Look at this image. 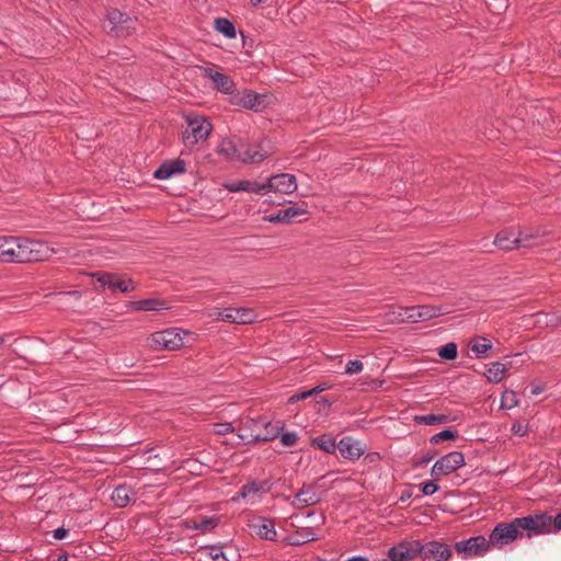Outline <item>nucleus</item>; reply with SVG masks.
<instances>
[{
  "mask_svg": "<svg viewBox=\"0 0 561 561\" xmlns=\"http://www.w3.org/2000/svg\"><path fill=\"white\" fill-rule=\"evenodd\" d=\"M58 250L46 242L22 237L0 236V262L27 263L45 261Z\"/></svg>",
  "mask_w": 561,
  "mask_h": 561,
  "instance_id": "nucleus-1",
  "label": "nucleus"
},
{
  "mask_svg": "<svg viewBox=\"0 0 561 561\" xmlns=\"http://www.w3.org/2000/svg\"><path fill=\"white\" fill-rule=\"evenodd\" d=\"M219 152L229 160L243 163H259L271 153L264 144L251 147L243 139L237 137L224 139L219 145Z\"/></svg>",
  "mask_w": 561,
  "mask_h": 561,
  "instance_id": "nucleus-2",
  "label": "nucleus"
},
{
  "mask_svg": "<svg viewBox=\"0 0 561 561\" xmlns=\"http://www.w3.org/2000/svg\"><path fill=\"white\" fill-rule=\"evenodd\" d=\"M191 335L190 331L172 328L151 334L148 339V344L154 351H176L184 346L185 337Z\"/></svg>",
  "mask_w": 561,
  "mask_h": 561,
  "instance_id": "nucleus-3",
  "label": "nucleus"
},
{
  "mask_svg": "<svg viewBox=\"0 0 561 561\" xmlns=\"http://www.w3.org/2000/svg\"><path fill=\"white\" fill-rule=\"evenodd\" d=\"M523 536L518 518H514L510 523H499L489 536L491 548L502 549Z\"/></svg>",
  "mask_w": 561,
  "mask_h": 561,
  "instance_id": "nucleus-4",
  "label": "nucleus"
},
{
  "mask_svg": "<svg viewBox=\"0 0 561 561\" xmlns=\"http://www.w3.org/2000/svg\"><path fill=\"white\" fill-rule=\"evenodd\" d=\"M104 28L113 36L125 37L135 31L136 20L117 9H112L107 13Z\"/></svg>",
  "mask_w": 561,
  "mask_h": 561,
  "instance_id": "nucleus-5",
  "label": "nucleus"
},
{
  "mask_svg": "<svg viewBox=\"0 0 561 561\" xmlns=\"http://www.w3.org/2000/svg\"><path fill=\"white\" fill-rule=\"evenodd\" d=\"M211 129V124L205 117H188L187 127L183 134L184 141L186 145L193 146L198 141L207 139Z\"/></svg>",
  "mask_w": 561,
  "mask_h": 561,
  "instance_id": "nucleus-6",
  "label": "nucleus"
},
{
  "mask_svg": "<svg viewBox=\"0 0 561 561\" xmlns=\"http://www.w3.org/2000/svg\"><path fill=\"white\" fill-rule=\"evenodd\" d=\"M522 530L528 531V537L531 535L550 534L552 525V516L547 513H539L528 515L525 517H517Z\"/></svg>",
  "mask_w": 561,
  "mask_h": 561,
  "instance_id": "nucleus-7",
  "label": "nucleus"
},
{
  "mask_svg": "<svg viewBox=\"0 0 561 561\" xmlns=\"http://www.w3.org/2000/svg\"><path fill=\"white\" fill-rule=\"evenodd\" d=\"M491 548L489 539L483 536L471 537L468 540L458 541L455 550L462 559L481 557Z\"/></svg>",
  "mask_w": 561,
  "mask_h": 561,
  "instance_id": "nucleus-8",
  "label": "nucleus"
},
{
  "mask_svg": "<svg viewBox=\"0 0 561 561\" xmlns=\"http://www.w3.org/2000/svg\"><path fill=\"white\" fill-rule=\"evenodd\" d=\"M465 465V457L459 451H451L438 459L431 470V476L438 480L443 476H447Z\"/></svg>",
  "mask_w": 561,
  "mask_h": 561,
  "instance_id": "nucleus-9",
  "label": "nucleus"
},
{
  "mask_svg": "<svg viewBox=\"0 0 561 561\" xmlns=\"http://www.w3.org/2000/svg\"><path fill=\"white\" fill-rule=\"evenodd\" d=\"M264 193L275 192L280 194H291L297 190L296 176L289 173H280L271 176L263 183Z\"/></svg>",
  "mask_w": 561,
  "mask_h": 561,
  "instance_id": "nucleus-10",
  "label": "nucleus"
},
{
  "mask_svg": "<svg viewBox=\"0 0 561 561\" xmlns=\"http://www.w3.org/2000/svg\"><path fill=\"white\" fill-rule=\"evenodd\" d=\"M422 551V543L419 540H403L388 551L391 561H411Z\"/></svg>",
  "mask_w": 561,
  "mask_h": 561,
  "instance_id": "nucleus-11",
  "label": "nucleus"
},
{
  "mask_svg": "<svg viewBox=\"0 0 561 561\" xmlns=\"http://www.w3.org/2000/svg\"><path fill=\"white\" fill-rule=\"evenodd\" d=\"M264 431L260 433H241L239 438L247 443L268 442L278 437L284 430V423L267 422L263 424Z\"/></svg>",
  "mask_w": 561,
  "mask_h": 561,
  "instance_id": "nucleus-12",
  "label": "nucleus"
},
{
  "mask_svg": "<svg viewBox=\"0 0 561 561\" xmlns=\"http://www.w3.org/2000/svg\"><path fill=\"white\" fill-rule=\"evenodd\" d=\"M420 554L423 561H448L453 552L449 546L439 541H431L426 545H422Z\"/></svg>",
  "mask_w": 561,
  "mask_h": 561,
  "instance_id": "nucleus-13",
  "label": "nucleus"
},
{
  "mask_svg": "<svg viewBox=\"0 0 561 561\" xmlns=\"http://www.w3.org/2000/svg\"><path fill=\"white\" fill-rule=\"evenodd\" d=\"M522 230L517 229V231L513 228L504 229L500 231L495 239L494 244L501 250L511 251L514 249L520 248L524 239H522Z\"/></svg>",
  "mask_w": 561,
  "mask_h": 561,
  "instance_id": "nucleus-14",
  "label": "nucleus"
},
{
  "mask_svg": "<svg viewBox=\"0 0 561 561\" xmlns=\"http://www.w3.org/2000/svg\"><path fill=\"white\" fill-rule=\"evenodd\" d=\"M256 318V312L251 308H227L222 314V321L237 324L252 323Z\"/></svg>",
  "mask_w": 561,
  "mask_h": 561,
  "instance_id": "nucleus-15",
  "label": "nucleus"
},
{
  "mask_svg": "<svg viewBox=\"0 0 561 561\" xmlns=\"http://www.w3.org/2000/svg\"><path fill=\"white\" fill-rule=\"evenodd\" d=\"M341 456L348 460H356L365 453V446L352 437H343L337 443Z\"/></svg>",
  "mask_w": 561,
  "mask_h": 561,
  "instance_id": "nucleus-16",
  "label": "nucleus"
},
{
  "mask_svg": "<svg viewBox=\"0 0 561 561\" xmlns=\"http://www.w3.org/2000/svg\"><path fill=\"white\" fill-rule=\"evenodd\" d=\"M320 500V495L314 491V489L311 485H309L304 486L295 494V497L291 501V505L295 508H302L306 506L314 505L319 503Z\"/></svg>",
  "mask_w": 561,
  "mask_h": 561,
  "instance_id": "nucleus-17",
  "label": "nucleus"
},
{
  "mask_svg": "<svg viewBox=\"0 0 561 561\" xmlns=\"http://www.w3.org/2000/svg\"><path fill=\"white\" fill-rule=\"evenodd\" d=\"M185 172V162L181 159L164 162L159 169L154 171V178L159 180H167L175 174Z\"/></svg>",
  "mask_w": 561,
  "mask_h": 561,
  "instance_id": "nucleus-18",
  "label": "nucleus"
},
{
  "mask_svg": "<svg viewBox=\"0 0 561 561\" xmlns=\"http://www.w3.org/2000/svg\"><path fill=\"white\" fill-rule=\"evenodd\" d=\"M268 96L265 94H256L253 92H245L239 101V104L245 108L261 112L267 104Z\"/></svg>",
  "mask_w": 561,
  "mask_h": 561,
  "instance_id": "nucleus-19",
  "label": "nucleus"
},
{
  "mask_svg": "<svg viewBox=\"0 0 561 561\" xmlns=\"http://www.w3.org/2000/svg\"><path fill=\"white\" fill-rule=\"evenodd\" d=\"M415 310L412 307H391L387 312V319L390 322H415Z\"/></svg>",
  "mask_w": 561,
  "mask_h": 561,
  "instance_id": "nucleus-20",
  "label": "nucleus"
},
{
  "mask_svg": "<svg viewBox=\"0 0 561 561\" xmlns=\"http://www.w3.org/2000/svg\"><path fill=\"white\" fill-rule=\"evenodd\" d=\"M130 308L134 311H158L169 309L168 302L159 298H148L130 304Z\"/></svg>",
  "mask_w": 561,
  "mask_h": 561,
  "instance_id": "nucleus-21",
  "label": "nucleus"
},
{
  "mask_svg": "<svg viewBox=\"0 0 561 561\" xmlns=\"http://www.w3.org/2000/svg\"><path fill=\"white\" fill-rule=\"evenodd\" d=\"M226 188L229 192H250V193H257V194H264V186L263 183L260 184L257 182L253 181H239V182H232L225 185Z\"/></svg>",
  "mask_w": 561,
  "mask_h": 561,
  "instance_id": "nucleus-22",
  "label": "nucleus"
},
{
  "mask_svg": "<svg viewBox=\"0 0 561 561\" xmlns=\"http://www.w3.org/2000/svg\"><path fill=\"white\" fill-rule=\"evenodd\" d=\"M306 213L307 211L305 209L298 207H288L284 210H279L275 215L264 217V220L268 222H290L297 216Z\"/></svg>",
  "mask_w": 561,
  "mask_h": 561,
  "instance_id": "nucleus-23",
  "label": "nucleus"
},
{
  "mask_svg": "<svg viewBox=\"0 0 561 561\" xmlns=\"http://www.w3.org/2000/svg\"><path fill=\"white\" fill-rule=\"evenodd\" d=\"M206 73L218 90L225 93H228L232 90L233 82L228 76L213 69H207Z\"/></svg>",
  "mask_w": 561,
  "mask_h": 561,
  "instance_id": "nucleus-24",
  "label": "nucleus"
},
{
  "mask_svg": "<svg viewBox=\"0 0 561 561\" xmlns=\"http://www.w3.org/2000/svg\"><path fill=\"white\" fill-rule=\"evenodd\" d=\"M254 528L256 529V534L266 540H275L276 530L274 528V524L272 520L266 518H261L254 524Z\"/></svg>",
  "mask_w": 561,
  "mask_h": 561,
  "instance_id": "nucleus-25",
  "label": "nucleus"
},
{
  "mask_svg": "<svg viewBox=\"0 0 561 561\" xmlns=\"http://www.w3.org/2000/svg\"><path fill=\"white\" fill-rule=\"evenodd\" d=\"M201 561H229L220 547H205L198 551Z\"/></svg>",
  "mask_w": 561,
  "mask_h": 561,
  "instance_id": "nucleus-26",
  "label": "nucleus"
},
{
  "mask_svg": "<svg viewBox=\"0 0 561 561\" xmlns=\"http://www.w3.org/2000/svg\"><path fill=\"white\" fill-rule=\"evenodd\" d=\"M414 310H415V314H414L415 322L428 320V319H432V318H435V317L442 314L440 308L436 307V306H427V305L414 306Z\"/></svg>",
  "mask_w": 561,
  "mask_h": 561,
  "instance_id": "nucleus-27",
  "label": "nucleus"
},
{
  "mask_svg": "<svg viewBox=\"0 0 561 561\" xmlns=\"http://www.w3.org/2000/svg\"><path fill=\"white\" fill-rule=\"evenodd\" d=\"M506 369V366L500 362L491 363L485 377L490 382L497 383L505 377Z\"/></svg>",
  "mask_w": 561,
  "mask_h": 561,
  "instance_id": "nucleus-28",
  "label": "nucleus"
},
{
  "mask_svg": "<svg viewBox=\"0 0 561 561\" xmlns=\"http://www.w3.org/2000/svg\"><path fill=\"white\" fill-rule=\"evenodd\" d=\"M311 444L328 454H333L337 449V444L333 437L327 434L313 438Z\"/></svg>",
  "mask_w": 561,
  "mask_h": 561,
  "instance_id": "nucleus-29",
  "label": "nucleus"
},
{
  "mask_svg": "<svg viewBox=\"0 0 561 561\" xmlns=\"http://www.w3.org/2000/svg\"><path fill=\"white\" fill-rule=\"evenodd\" d=\"M131 497V491L129 488L125 485H119L115 488V490L112 493V500L118 507H125Z\"/></svg>",
  "mask_w": 561,
  "mask_h": 561,
  "instance_id": "nucleus-30",
  "label": "nucleus"
},
{
  "mask_svg": "<svg viewBox=\"0 0 561 561\" xmlns=\"http://www.w3.org/2000/svg\"><path fill=\"white\" fill-rule=\"evenodd\" d=\"M110 289H113V290L118 289L122 293H127V291L136 289V285H135L134 280L130 278H121L117 275L113 274Z\"/></svg>",
  "mask_w": 561,
  "mask_h": 561,
  "instance_id": "nucleus-31",
  "label": "nucleus"
},
{
  "mask_svg": "<svg viewBox=\"0 0 561 561\" xmlns=\"http://www.w3.org/2000/svg\"><path fill=\"white\" fill-rule=\"evenodd\" d=\"M492 348L490 340L483 336H478L471 342V351L477 357H482L488 351Z\"/></svg>",
  "mask_w": 561,
  "mask_h": 561,
  "instance_id": "nucleus-32",
  "label": "nucleus"
},
{
  "mask_svg": "<svg viewBox=\"0 0 561 561\" xmlns=\"http://www.w3.org/2000/svg\"><path fill=\"white\" fill-rule=\"evenodd\" d=\"M448 416L445 414H427V415H415L414 421L419 424L425 425H437L445 424L448 422Z\"/></svg>",
  "mask_w": 561,
  "mask_h": 561,
  "instance_id": "nucleus-33",
  "label": "nucleus"
},
{
  "mask_svg": "<svg viewBox=\"0 0 561 561\" xmlns=\"http://www.w3.org/2000/svg\"><path fill=\"white\" fill-rule=\"evenodd\" d=\"M215 27L218 32L224 34L228 38L236 37L234 25L227 19L218 18L215 21Z\"/></svg>",
  "mask_w": 561,
  "mask_h": 561,
  "instance_id": "nucleus-34",
  "label": "nucleus"
},
{
  "mask_svg": "<svg viewBox=\"0 0 561 561\" xmlns=\"http://www.w3.org/2000/svg\"><path fill=\"white\" fill-rule=\"evenodd\" d=\"M217 519L214 517H201L192 520V528L201 529L204 531L211 530L216 527Z\"/></svg>",
  "mask_w": 561,
  "mask_h": 561,
  "instance_id": "nucleus-35",
  "label": "nucleus"
},
{
  "mask_svg": "<svg viewBox=\"0 0 561 561\" xmlns=\"http://www.w3.org/2000/svg\"><path fill=\"white\" fill-rule=\"evenodd\" d=\"M437 353L442 358L447 359V360H453L457 357V353H458L457 345H456V343H453V342L447 343L444 346L439 347Z\"/></svg>",
  "mask_w": 561,
  "mask_h": 561,
  "instance_id": "nucleus-36",
  "label": "nucleus"
},
{
  "mask_svg": "<svg viewBox=\"0 0 561 561\" xmlns=\"http://www.w3.org/2000/svg\"><path fill=\"white\" fill-rule=\"evenodd\" d=\"M516 405H518L516 392H514L512 390L504 391V393L502 394V399H501V407L510 410Z\"/></svg>",
  "mask_w": 561,
  "mask_h": 561,
  "instance_id": "nucleus-37",
  "label": "nucleus"
},
{
  "mask_svg": "<svg viewBox=\"0 0 561 561\" xmlns=\"http://www.w3.org/2000/svg\"><path fill=\"white\" fill-rule=\"evenodd\" d=\"M257 492L259 485L256 483H249L241 488L240 495L244 499H249L251 503H254Z\"/></svg>",
  "mask_w": 561,
  "mask_h": 561,
  "instance_id": "nucleus-38",
  "label": "nucleus"
},
{
  "mask_svg": "<svg viewBox=\"0 0 561 561\" xmlns=\"http://www.w3.org/2000/svg\"><path fill=\"white\" fill-rule=\"evenodd\" d=\"M457 434L450 430H444L435 435H433L430 439L432 444H439L443 440H449L456 438Z\"/></svg>",
  "mask_w": 561,
  "mask_h": 561,
  "instance_id": "nucleus-39",
  "label": "nucleus"
},
{
  "mask_svg": "<svg viewBox=\"0 0 561 561\" xmlns=\"http://www.w3.org/2000/svg\"><path fill=\"white\" fill-rule=\"evenodd\" d=\"M280 444L284 447H293L297 444L299 437L296 432L280 433Z\"/></svg>",
  "mask_w": 561,
  "mask_h": 561,
  "instance_id": "nucleus-40",
  "label": "nucleus"
},
{
  "mask_svg": "<svg viewBox=\"0 0 561 561\" xmlns=\"http://www.w3.org/2000/svg\"><path fill=\"white\" fill-rule=\"evenodd\" d=\"M363 368H364V365L360 360H357V359L348 360L345 366V374H347V375L359 374L363 370Z\"/></svg>",
  "mask_w": 561,
  "mask_h": 561,
  "instance_id": "nucleus-41",
  "label": "nucleus"
},
{
  "mask_svg": "<svg viewBox=\"0 0 561 561\" xmlns=\"http://www.w3.org/2000/svg\"><path fill=\"white\" fill-rule=\"evenodd\" d=\"M112 275L111 273H95L93 277L96 278V283L99 284L100 288H110L111 282H112Z\"/></svg>",
  "mask_w": 561,
  "mask_h": 561,
  "instance_id": "nucleus-42",
  "label": "nucleus"
},
{
  "mask_svg": "<svg viewBox=\"0 0 561 561\" xmlns=\"http://www.w3.org/2000/svg\"><path fill=\"white\" fill-rule=\"evenodd\" d=\"M257 426L259 422H256L255 420H247L245 422L242 423V427L239 428L238 436L241 433H260V431L256 430Z\"/></svg>",
  "mask_w": 561,
  "mask_h": 561,
  "instance_id": "nucleus-43",
  "label": "nucleus"
},
{
  "mask_svg": "<svg viewBox=\"0 0 561 561\" xmlns=\"http://www.w3.org/2000/svg\"><path fill=\"white\" fill-rule=\"evenodd\" d=\"M214 431L218 435H226L228 433H232L234 431V427L231 423H218L214 425Z\"/></svg>",
  "mask_w": 561,
  "mask_h": 561,
  "instance_id": "nucleus-44",
  "label": "nucleus"
},
{
  "mask_svg": "<svg viewBox=\"0 0 561 561\" xmlns=\"http://www.w3.org/2000/svg\"><path fill=\"white\" fill-rule=\"evenodd\" d=\"M420 488L424 495H432L438 490V485L435 482L421 483Z\"/></svg>",
  "mask_w": 561,
  "mask_h": 561,
  "instance_id": "nucleus-45",
  "label": "nucleus"
},
{
  "mask_svg": "<svg viewBox=\"0 0 561 561\" xmlns=\"http://www.w3.org/2000/svg\"><path fill=\"white\" fill-rule=\"evenodd\" d=\"M512 432L518 436H525L528 432V425L523 422H516L512 426Z\"/></svg>",
  "mask_w": 561,
  "mask_h": 561,
  "instance_id": "nucleus-46",
  "label": "nucleus"
},
{
  "mask_svg": "<svg viewBox=\"0 0 561 561\" xmlns=\"http://www.w3.org/2000/svg\"><path fill=\"white\" fill-rule=\"evenodd\" d=\"M312 396H314V392L312 389H310V390L302 391L298 394L290 397L289 402H296V401L304 400V399H307Z\"/></svg>",
  "mask_w": 561,
  "mask_h": 561,
  "instance_id": "nucleus-47",
  "label": "nucleus"
},
{
  "mask_svg": "<svg viewBox=\"0 0 561 561\" xmlns=\"http://www.w3.org/2000/svg\"><path fill=\"white\" fill-rule=\"evenodd\" d=\"M522 239H524L523 243L520 244V248H526L529 245V241L534 238H536V234L527 231L522 230Z\"/></svg>",
  "mask_w": 561,
  "mask_h": 561,
  "instance_id": "nucleus-48",
  "label": "nucleus"
},
{
  "mask_svg": "<svg viewBox=\"0 0 561 561\" xmlns=\"http://www.w3.org/2000/svg\"><path fill=\"white\" fill-rule=\"evenodd\" d=\"M68 534H69L68 529H66L64 527H59L54 530V538L57 540H62L68 536Z\"/></svg>",
  "mask_w": 561,
  "mask_h": 561,
  "instance_id": "nucleus-49",
  "label": "nucleus"
},
{
  "mask_svg": "<svg viewBox=\"0 0 561 561\" xmlns=\"http://www.w3.org/2000/svg\"><path fill=\"white\" fill-rule=\"evenodd\" d=\"M561 530V513L552 517L551 533Z\"/></svg>",
  "mask_w": 561,
  "mask_h": 561,
  "instance_id": "nucleus-50",
  "label": "nucleus"
},
{
  "mask_svg": "<svg viewBox=\"0 0 561 561\" xmlns=\"http://www.w3.org/2000/svg\"><path fill=\"white\" fill-rule=\"evenodd\" d=\"M224 313L225 310L214 307L213 309L209 310L208 316L215 318L216 320H222Z\"/></svg>",
  "mask_w": 561,
  "mask_h": 561,
  "instance_id": "nucleus-51",
  "label": "nucleus"
},
{
  "mask_svg": "<svg viewBox=\"0 0 561 561\" xmlns=\"http://www.w3.org/2000/svg\"><path fill=\"white\" fill-rule=\"evenodd\" d=\"M331 386L328 385V383H321V385H318L316 386L314 388H312L313 392H314V396L327 390V389H330Z\"/></svg>",
  "mask_w": 561,
  "mask_h": 561,
  "instance_id": "nucleus-52",
  "label": "nucleus"
},
{
  "mask_svg": "<svg viewBox=\"0 0 561 561\" xmlns=\"http://www.w3.org/2000/svg\"><path fill=\"white\" fill-rule=\"evenodd\" d=\"M263 0H250V3L253 5V7H257L260 3H262Z\"/></svg>",
  "mask_w": 561,
  "mask_h": 561,
  "instance_id": "nucleus-53",
  "label": "nucleus"
},
{
  "mask_svg": "<svg viewBox=\"0 0 561 561\" xmlns=\"http://www.w3.org/2000/svg\"><path fill=\"white\" fill-rule=\"evenodd\" d=\"M4 342V339L0 336V345Z\"/></svg>",
  "mask_w": 561,
  "mask_h": 561,
  "instance_id": "nucleus-54",
  "label": "nucleus"
},
{
  "mask_svg": "<svg viewBox=\"0 0 561 561\" xmlns=\"http://www.w3.org/2000/svg\"><path fill=\"white\" fill-rule=\"evenodd\" d=\"M533 393H535V394H536V393H539V389H535V390H533Z\"/></svg>",
  "mask_w": 561,
  "mask_h": 561,
  "instance_id": "nucleus-55",
  "label": "nucleus"
}]
</instances>
